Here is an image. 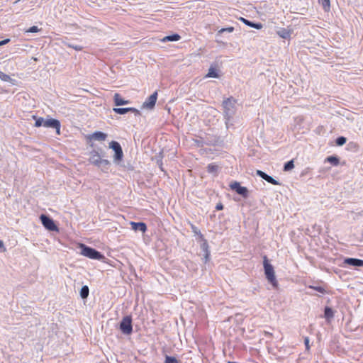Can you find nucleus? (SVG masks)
I'll return each instance as SVG.
<instances>
[{"mask_svg":"<svg viewBox=\"0 0 363 363\" xmlns=\"http://www.w3.org/2000/svg\"><path fill=\"white\" fill-rule=\"evenodd\" d=\"M40 219L43 226L48 230L55 232L59 231L58 227L55 225L54 220L52 218L43 214L40 216Z\"/></svg>","mask_w":363,"mask_h":363,"instance_id":"4","label":"nucleus"},{"mask_svg":"<svg viewBox=\"0 0 363 363\" xmlns=\"http://www.w3.org/2000/svg\"><path fill=\"white\" fill-rule=\"evenodd\" d=\"M236 101L232 98H228L227 99L224 100L223 102V106L225 111V113L228 115L233 112L235 109V104Z\"/></svg>","mask_w":363,"mask_h":363,"instance_id":"5","label":"nucleus"},{"mask_svg":"<svg viewBox=\"0 0 363 363\" xmlns=\"http://www.w3.org/2000/svg\"><path fill=\"white\" fill-rule=\"evenodd\" d=\"M113 111L118 113V114H125L128 112H133L135 115H140V111L133 107H128V108H113Z\"/></svg>","mask_w":363,"mask_h":363,"instance_id":"9","label":"nucleus"},{"mask_svg":"<svg viewBox=\"0 0 363 363\" xmlns=\"http://www.w3.org/2000/svg\"><path fill=\"white\" fill-rule=\"evenodd\" d=\"M0 248H4V251L5 250V248L4 247V243L1 240H0Z\"/></svg>","mask_w":363,"mask_h":363,"instance_id":"39","label":"nucleus"},{"mask_svg":"<svg viewBox=\"0 0 363 363\" xmlns=\"http://www.w3.org/2000/svg\"><path fill=\"white\" fill-rule=\"evenodd\" d=\"M189 224H190L191 228L192 230V232L195 235H199L201 239H203V235L201 234V233L199 230V229L196 225H194L193 223H190Z\"/></svg>","mask_w":363,"mask_h":363,"instance_id":"24","label":"nucleus"},{"mask_svg":"<svg viewBox=\"0 0 363 363\" xmlns=\"http://www.w3.org/2000/svg\"><path fill=\"white\" fill-rule=\"evenodd\" d=\"M79 247L82 250L81 254L84 257L97 260H101L104 258V256L101 252L84 244H80Z\"/></svg>","mask_w":363,"mask_h":363,"instance_id":"2","label":"nucleus"},{"mask_svg":"<svg viewBox=\"0 0 363 363\" xmlns=\"http://www.w3.org/2000/svg\"><path fill=\"white\" fill-rule=\"evenodd\" d=\"M309 288L313 289L315 291H318V292H320L321 294H325L326 293L325 289L323 287H322V286H310Z\"/></svg>","mask_w":363,"mask_h":363,"instance_id":"32","label":"nucleus"},{"mask_svg":"<svg viewBox=\"0 0 363 363\" xmlns=\"http://www.w3.org/2000/svg\"><path fill=\"white\" fill-rule=\"evenodd\" d=\"M18 1H20V0L16 1V3H17V2H18Z\"/></svg>","mask_w":363,"mask_h":363,"instance_id":"41","label":"nucleus"},{"mask_svg":"<svg viewBox=\"0 0 363 363\" xmlns=\"http://www.w3.org/2000/svg\"><path fill=\"white\" fill-rule=\"evenodd\" d=\"M242 21L245 25L249 26L252 28H254L256 29H261L262 28V23H252L247 19H245L243 18H242Z\"/></svg>","mask_w":363,"mask_h":363,"instance_id":"18","label":"nucleus"},{"mask_svg":"<svg viewBox=\"0 0 363 363\" xmlns=\"http://www.w3.org/2000/svg\"><path fill=\"white\" fill-rule=\"evenodd\" d=\"M234 30V28L233 27H228V28H221L220 30H219V33H223V32H225V31H228L229 33H231Z\"/></svg>","mask_w":363,"mask_h":363,"instance_id":"34","label":"nucleus"},{"mask_svg":"<svg viewBox=\"0 0 363 363\" xmlns=\"http://www.w3.org/2000/svg\"><path fill=\"white\" fill-rule=\"evenodd\" d=\"M216 209L217 211H221L223 209V205L221 203H219L216 205Z\"/></svg>","mask_w":363,"mask_h":363,"instance_id":"36","label":"nucleus"},{"mask_svg":"<svg viewBox=\"0 0 363 363\" xmlns=\"http://www.w3.org/2000/svg\"><path fill=\"white\" fill-rule=\"evenodd\" d=\"M130 225L132 227V229L135 231L140 230L143 233H145L147 230V225L143 222L136 223L132 221L130 222Z\"/></svg>","mask_w":363,"mask_h":363,"instance_id":"12","label":"nucleus"},{"mask_svg":"<svg viewBox=\"0 0 363 363\" xmlns=\"http://www.w3.org/2000/svg\"><path fill=\"white\" fill-rule=\"evenodd\" d=\"M263 267L267 279L274 288H277L278 281L276 279L274 267L269 263L267 256H264L263 257Z\"/></svg>","mask_w":363,"mask_h":363,"instance_id":"1","label":"nucleus"},{"mask_svg":"<svg viewBox=\"0 0 363 363\" xmlns=\"http://www.w3.org/2000/svg\"><path fill=\"white\" fill-rule=\"evenodd\" d=\"M104 162L106 164H108V163H109V162H108V161H107V160H104Z\"/></svg>","mask_w":363,"mask_h":363,"instance_id":"40","label":"nucleus"},{"mask_svg":"<svg viewBox=\"0 0 363 363\" xmlns=\"http://www.w3.org/2000/svg\"><path fill=\"white\" fill-rule=\"evenodd\" d=\"M107 138V135L104 133L97 131L94 133L93 134L87 136V138L90 140H99V141H104Z\"/></svg>","mask_w":363,"mask_h":363,"instance_id":"10","label":"nucleus"},{"mask_svg":"<svg viewBox=\"0 0 363 363\" xmlns=\"http://www.w3.org/2000/svg\"><path fill=\"white\" fill-rule=\"evenodd\" d=\"M9 40V39H5L4 40L0 41V46L8 43Z\"/></svg>","mask_w":363,"mask_h":363,"instance_id":"37","label":"nucleus"},{"mask_svg":"<svg viewBox=\"0 0 363 363\" xmlns=\"http://www.w3.org/2000/svg\"><path fill=\"white\" fill-rule=\"evenodd\" d=\"M89 289L87 286H84L82 287L80 291V296L82 298H86L89 296Z\"/></svg>","mask_w":363,"mask_h":363,"instance_id":"22","label":"nucleus"},{"mask_svg":"<svg viewBox=\"0 0 363 363\" xmlns=\"http://www.w3.org/2000/svg\"><path fill=\"white\" fill-rule=\"evenodd\" d=\"M109 147L115 152V159L121 160L123 158V153L120 144L116 141H112L110 143Z\"/></svg>","mask_w":363,"mask_h":363,"instance_id":"7","label":"nucleus"},{"mask_svg":"<svg viewBox=\"0 0 363 363\" xmlns=\"http://www.w3.org/2000/svg\"><path fill=\"white\" fill-rule=\"evenodd\" d=\"M257 174L272 184H274V185L279 184V182L277 180H275L272 177L269 176L268 174H267L266 173H264V172H262L261 170H257Z\"/></svg>","mask_w":363,"mask_h":363,"instance_id":"13","label":"nucleus"},{"mask_svg":"<svg viewBox=\"0 0 363 363\" xmlns=\"http://www.w3.org/2000/svg\"><path fill=\"white\" fill-rule=\"evenodd\" d=\"M43 126L46 128H52L56 130V133L57 135L60 134V123L58 120L55 118H50L45 120V122L43 123Z\"/></svg>","mask_w":363,"mask_h":363,"instance_id":"6","label":"nucleus"},{"mask_svg":"<svg viewBox=\"0 0 363 363\" xmlns=\"http://www.w3.org/2000/svg\"><path fill=\"white\" fill-rule=\"evenodd\" d=\"M181 38V36L179 34H174L172 35H168L164 37L161 41L165 43L167 41H177Z\"/></svg>","mask_w":363,"mask_h":363,"instance_id":"17","label":"nucleus"},{"mask_svg":"<svg viewBox=\"0 0 363 363\" xmlns=\"http://www.w3.org/2000/svg\"><path fill=\"white\" fill-rule=\"evenodd\" d=\"M325 161L330 162L334 166H337L340 163L339 158L336 156H329L325 159Z\"/></svg>","mask_w":363,"mask_h":363,"instance_id":"20","label":"nucleus"},{"mask_svg":"<svg viewBox=\"0 0 363 363\" xmlns=\"http://www.w3.org/2000/svg\"><path fill=\"white\" fill-rule=\"evenodd\" d=\"M33 117L35 120V127L43 126V123L45 122V119L43 118H42V117L37 118L35 116H33Z\"/></svg>","mask_w":363,"mask_h":363,"instance_id":"25","label":"nucleus"},{"mask_svg":"<svg viewBox=\"0 0 363 363\" xmlns=\"http://www.w3.org/2000/svg\"><path fill=\"white\" fill-rule=\"evenodd\" d=\"M40 31V29L38 28V26H31L28 30L27 32L28 33H37Z\"/></svg>","mask_w":363,"mask_h":363,"instance_id":"33","label":"nucleus"},{"mask_svg":"<svg viewBox=\"0 0 363 363\" xmlns=\"http://www.w3.org/2000/svg\"><path fill=\"white\" fill-rule=\"evenodd\" d=\"M114 104L116 106H123L129 104V101L125 100L120 94L116 93L113 96Z\"/></svg>","mask_w":363,"mask_h":363,"instance_id":"14","label":"nucleus"},{"mask_svg":"<svg viewBox=\"0 0 363 363\" xmlns=\"http://www.w3.org/2000/svg\"><path fill=\"white\" fill-rule=\"evenodd\" d=\"M0 79L4 82H10L12 84H16V80L11 78V77L3 72L0 71Z\"/></svg>","mask_w":363,"mask_h":363,"instance_id":"16","label":"nucleus"},{"mask_svg":"<svg viewBox=\"0 0 363 363\" xmlns=\"http://www.w3.org/2000/svg\"><path fill=\"white\" fill-rule=\"evenodd\" d=\"M324 315H325V317L328 319L333 318L334 314H333V311L332 308H330L329 307H325V311H324Z\"/></svg>","mask_w":363,"mask_h":363,"instance_id":"26","label":"nucleus"},{"mask_svg":"<svg viewBox=\"0 0 363 363\" xmlns=\"http://www.w3.org/2000/svg\"><path fill=\"white\" fill-rule=\"evenodd\" d=\"M219 77L218 74L217 73L216 69L211 67L208 69V72L207 74L206 75V78H218Z\"/></svg>","mask_w":363,"mask_h":363,"instance_id":"19","label":"nucleus"},{"mask_svg":"<svg viewBox=\"0 0 363 363\" xmlns=\"http://www.w3.org/2000/svg\"><path fill=\"white\" fill-rule=\"evenodd\" d=\"M120 330L123 334L130 335L133 331L132 318L130 315L125 316L121 323Z\"/></svg>","mask_w":363,"mask_h":363,"instance_id":"3","label":"nucleus"},{"mask_svg":"<svg viewBox=\"0 0 363 363\" xmlns=\"http://www.w3.org/2000/svg\"><path fill=\"white\" fill-rule=\"evenodd\" d=\"M346 141H347L346 138L341 136L336 139V144L338 146H342L346 143Z\"/></svg>","mask_w":363,"mask_h":363,"instance_id":"30","label":"nucleus"},{"mask_svg":"<svg viewBox=\"0 0 363 363\" xmlns=\"http://www.w3.org/2000/svg\"><path fill=\"white\" fill-rule=\"evenodd\" d=\"M164 363H179V362L177 358L167 355Z\"/></svg>","mask_w":363,"mask_h":363,"instance_id":"29","label":"nucleus"},{"mask_svg":"<svg viewBox=\"0 0 363 363\" xmlns=\"http://www.w3.org/2000/svg\"><path fill=\"white\" fill-rule=\"evenodd\" d=\"M240 184L239 182H232L230 184V187L232 190H234L237 192V191L238 190V189L240 187Z\"/></svg>","mask_w":363,"mask_h":363,"instance_id":"31","label":"nucleus"},{"mask_svg":"<svg viewBox=\"0 0 363 363\" xmlns=\"http://www.w3.org/2000/svg\"><path fill=\"white\" fill-rule=\"evenodd\" d=\"M318 2L322 5L325 11L328 12L330 9V0H318Z\"/></svg>","mask_w":363,"mask_h":363,"instance_id":"21","label":"nucleus"},{"mask_svg":"<svg viewBox=\"0 0 363 363\" xmlns=\"http://www.w3.org/2000/svg\"><path fill=\"white\" fill-rule=\"evenodd\" d=\"M157 99V92L155 91L152 94H151L147 100L143 103V108L152 109L154 108L156 101Z\"/></svg>","mask_w":363,"mask_h":363,"instance_id":"8","label":"nucleus"},{"mask_svg":"<svg viewBox=\"0 0 363 363\" xmlns=\"http://www.w3.org/2000/svg\"><path fill=\"white\" fill-rule=\"evenodd\" d=\"M218 166L215 164H209L207 167V170L209 173H215L218 171Z\"/></svg>","mask_w":363,"mask_h":363,"instance_id":"27","label":"nucleus"},{"mask_svg":"<svg viewBox=\"0 0 363 363\" xmlns=\"http://www.w3.org/2000/svg\"><path fill=\"white\" fill-rule=\"evenodd\" d=\"M292 30L286 28H282L277 31V35L284 39H288L291 37Z\"/></svg>","mask_w":363,"mask_h":363,"instance_id":"15","label":"nucleus"},{"mask_svg":"<svg viewBox=\"0 0 363 363\" xmlns=\"http://www.w3.org/2000/svg\"><path fill=\"white\" fill-rule=\"evenodd\" d=\"M304 344L306 346V350L308 351L310 350L309 337H306L304 338Z\"/></svg>","mask_w":363,"mask_h":363,"instance_id":"35","label":"nucleus"},{"mask_svg":"<svg viewBox=\"0 0 363 363\" xmlns=\"http://www.w3.org/2000/svg\"><path fill=\"white\" fill-rule=\"evenodd\" d=\"M294 167V160H290V161L287 162L284 164V171H290V170H291Z\"/></svg>","mask_w":363,"mask_h":363,"instance_id":"28","label":"nucleus"},{"mask_svg":"<svg viewBox=\"0 0 363 363\" xmlns=\"http://www.w3.org/2000/svg\"><path fill=\"white\" fill-rule=\"evenodd\" d=\"M237 193L242 196L244 198H247L248 196V190L245 186H240L237 191Z\"/></svg>","mask_w":363,"mask_h":363,"instance_id":"23","label":"nucleus"},{"mask_svg":"<svg viewBox=\"0 0 363 363\" xmlns=\"http://www.w3.org/2000/svg\"><path fill=\"white\" fill-rule=\"evenodd\" d=\"M344 263L354 267H363V260L356 258H346Z\"/></svg>","mask_w":363,"mask_h":363,"instance_id":"11","label":"nucleus"},{"mask_svg":"<svg viewBox=\"0 0 363 363\" xmlns=\"http://www.w3.org/2000/svg\"><path fill=\"white\" fill-rule=\"evenodd\" d=\"M69 47L74 48L76 50H82V47H81V46H72V45H69Z\"/></svg>","mask_w":363,"mask_h":363,"instance_id":"38","label":"nucleus"}]
</instances>
